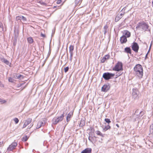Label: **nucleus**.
Listing matches in <instances>:
<instances>
[{"mask_svg": "<svg viewBox=\"0 0 153 153\" xmlns=\"http://www.w3.org/2000/svg\"><path fill=\"white\" fill-rule=\"evenodd\" d=\"M134 71L136 75L140 79L142 78L143 70L142 66L140 64L136 65L134 68Z\"/></svg>", "mask_w": 153, "mask_h": 153, "instance_id": "nucleus-1", "label": "nucleus"}, {"mask_svg": "<svg viewBox=\"0 0 153 153\" xmlns=\"http://www.w3.org/2000/svg\"><path fill=\"white\" fill-rule=\"evenodd\" d=\"M149 27V26L148 24L145 22H140L138 23L136 27V28L137 29H141L142 30L146 31L147 30Z\"/></svg>", "mask_w": 153, "mask_h": 153, "instance_id": "nucleus-2", "label": "nucleus"}, {"mask_svg": "<svg viewBox=\"0 0 153 153\" xmlns=\"http://www.w3.org/2000/svg\"><path fill=\"white\" fill-rule=\"evenodd\" d=\"M113 70L117 71L123 70V65L122 62H118L115 67L113 68Z\"/></svg>", "mask_w": 153, "mask_h": 153, "instance_id": "nucleus-3", "label": "nucleus"}, {"mask_svg": "<svg viewBox=\"0 0 153 153\" xmlns=\"http://www.w3.org/2000/svg\"><path fill=\"white\" fill-rule=\"evenodd\" d=\"M115 75L114 74L111 73L109 72L105 73L103 74L102 77L106 80L110 79L111 77H113Z\"/></svg>", "mask_w": 153, "mask_h": 153, "instance_id": "nucleus-4", "label": "nucleus"}, {"mask_svg": "<svg viewBox=\"0 0 153 153\" xmlns=\"http://www.w3.org/2000/svg\"><path fill=\"white\" fill-rule=\"evenodd\" d=\"M63 114H62L58 118L55 117L53 119V123L54 124H56L59 122L62 121L63 118Z\"/></svg>", "mask_w": 153, "mask_h": 153, "instance_id": "nucleus-5", "label": "nucleus"}, {"mask_svg": "<svg viewBox=\"0 0 153 153\" xmlns=\"http://www.w3.org/2000/svg\"><path fill=\"white\" fill-rule=\"evenodd\" d=\"M17 146L16 143L14 142L11 145H10L7 149V151L8 152L12 151Z\"/></svg>", "mask_w": 153, "mask_h": 153, "instance_id": "nucleus-6", "label": "nucleus"}, {"mask_svg": "<svg viewBox=\"0 0 153 153\" xmlns=\"http://www.w3.org/2000/svg\"><path fill=\"white\" fill-rule=\"evenodd\" d=\"M131 48L133 51L137 53L138 52V51L139 46L137 43L134 42H133L131 45Z\"/></svg>", "mask_w": 153, "mask_h": 153, "instance_id": "nucleus-7", "label": "nucleus"}, {"mask_svg": "<svg viewBox=\"0 0 153 153\" xmlns=\"http://www.w3.org/2000/svg\"><path fill=\"white\" fill-rule=\"evenodd\" d=\"M139 93L138 90L136 88H134L133 89L132 96L134 99H136L139 95Z\"/></svg>", "mask_w": 153, "mask_h": 153, "instance_id": "nucleus-8", "label": "nucleus"}, {"mask_svg": "<svg viewBox=\"0 0 153 153\" xmlns=\"http://www.w3.org/2000/svg\"><path fill=\"white\" fill-rule=\"evenodd\" d=\"M110 86L108 85H105L102 88V91L103 92H107L110 88Z\"/></svg>", "mask_w": 153, "mask_h": 153, "instance_id": "nucleus-9", "label": "nucleus"}, {"mask_svg": "<svg viewBox=\"0 0 153 153\" xmlns=\"http://www.w3.org/2000/svg\"><path fill=\"white\" fill-rule=\"evenodd\" d=\"M127 41L126 37L125 36H123L120 38V41L121 44L125 43Z\"/></svg>", "mask_w": 153, "mask_h": 153, "instance_id": "nucleus-10", "label": "nucleus"}, {"mask_svg": "<svg viewBox=\"0 0 153 153\" xmlns=\"http://www.w3.org/2000/svg\"><path fill=\"white\" fill-rule=\"evenodd\" d=\"M32 121V119L31 118L27 119L25 122L24 123L23 128H25L29 123H30Z\"/></svg>", "mask_w": 153, "mask_h": 153, "instance_id": "nucleus-11", "label": "nucleus"}, {"mask_svg": "<svg viewBox=\"0 0 153 153\" xmlns=\"http://www.w3.org/2000/svg\"><path fill=\"white\" fill-rule=\"evenodd\" d=\"M16 19L17 21L22 20L23 22H25L27 21L26 18L22 16H18L16 17Z\"/></svg>", "mask_w": 153, "mask_h": 153, "instance_id": "nucleus-12", "label": "nucleus"}, {"mask_svg": "<svg viewBox=\"0 0 153 153\" xmlns=\"http://www.w3.org/2000/svg\"><path fill=\"white\" fill-rule=\"evenodd\" d=\"M124 13V12L123 13H121L119 15H117L115 18V21L116 22H118L122 17Z\"/></svg>", "mask_w": 153, "mask_h": 153, "instance_id": "nucleus-13", "label": "nucleus"}, {"mask_svg": "<svg viewBox=\"0 0 153 153\" xmlns=\"http://www.w3.org/2000/svg\"><path fill=\"white\" fill-rule=\"evenodd\" d=\"M123 36H125L126 37H129L131 36L130 33L127 30H124L123 31Z\"/></svg>", "mask_w": 153, "mask_h": 153, "instance_id": "nucleus-14", "label": "nucleus"}, {"mask_svg": "<svg viewBox=\"0 0 153 153\" xmlns=\"http://www.w3.org/2000/svg\"><path fill=\"white\" fill-rule=\"evenodd\" d=\"M91 149L90 148H87L83 150L81 153H91Z\"/></svg>", "mask_w": 153, "mask_h": 153, "instance_id": "nucleus-15", "label": "nucleus"}, {"mask_svg": "<svg viewBox=\"0 0 153 153\" xmlns=\"http://www.w3.org/2000/svg\"><path fill=\"white\" fill-rule=\"evenodd\" d=\"M109 55L107 54L105 55L104 57H103L102 60H101V62L102 63H104L105 62L106 60H107L109 59Z\"/></svg>", "mask_w": 153, "mask_h": 153, "instance_id": "nucleus-16", "label": "nucleus"}, {"mask_svg": "<svg viewBox=\"0 0 153 153\" xmlns=\"http://www.w3.org/2000/svg\"><path fill=\"white\" fill-rule=\"evenodd\" d=\"M73 113L72 112H70L68 114L66 117V121L68 122L70 120L71 117L72 116Z\"/></svg>", "mask_w": 153, "mask_h": 153, "instance_id": "nucleus-17", "label": "nucleus"}, {"mask_svg": "<svg viewBox=\"0 0 153 153\" xmlns=\"http://www.w3.org/2000/svg\"><path fill=\"white\" fill-rule=\"evenodd\" d=\"M40 122L41 123V124L42 126H44L46 122V119H42L39 120Z\"/></svg>", "mask_w": 153, "mask_h": 153, "instance_id": "nucleus-18", "label": "nucleus"}, {"mask_svg": "<svg viewBox=\"0 0 153 153\" xmlns=\"http://www.w3.org/2000/svg\"><path fill=\"white\" fill-rule=\"evenodd\" d=\"M1 61L7 65H9L10 64L9 62L4 58H2Z\"/></svg>", "mask_w": 153, "mask_h": 153, "instance_id": "nucleus-19", "label": "nucleus"}, {"mask_svg": "<svg viewBox=\"0 0 153 153\" xmlns=\"http://www.w3.org/2000/svg\"><path fill=\"white\" fill-rule=\"evenodd\" d=\"M125 51L127 53H131V50L130 47H126L125 48Z\"/></svg>", "mask_w": 153, "mask_h": 153, "instance_id": "nucleus-20", "label": "nucleus"}, {"mask_svg": "<svg viewBox=\"0 0 153 153\" xmlns=\"http://www.w3.org/2000/svg\"><path fill=\"white\" fill-rule=\"evenodd\" d=\"M27 40L28 43L30 44H32L33 42V39L31 37L27 38Z\"/></svg>", "mask_w": 153, "mask_h": 153, "instance_id": "nucleus-21", "label": "nucleus"}, {"mask_svg": "<svg viewBox=\"0 0 153 153\" xmlns=\"http://www.w3.org/2000/svg\"><path fill=\"white\" fill-rule=\"evenodd\" d=\"M74 49V46L73 45H71L69 47L70 53H73V51Z\"/></svg>", "mask_w": 153, "mask_h": 153, "instance_id": "nucleus-22", "label": "nucleus"}, {"mask_svg": "<svg viewBox=\"0 0 153 153\" xmlns=\"http://www.w3.org/2000/svg\"><path fill=\"white\" fill-rule=\"evenodd\" d=\"M23 76L22 75L20 74H16V79H21L23 78Z\"/></svg>", "mask_w": 153, "mask_h": 153, "instance_id": "nucleus-23", "label": "nucleus"}, {"mask_svg": "<svg viewBox=\"0 0 153 153\" xmlns=\"http://www.w3.org/2000/svg\"><path fill=\"white\" fill-rule=\"evenodd\" d=\"M111 128V127L109 125H107L105 126V127L103 128V131H105L108 129Z\"/></svg>", "mask_w": 153, "mask_h": 153, "instance_id": "nucleus-24", "label": "nucleus"}, {"mask_svg": "<svg viewBox=\"0 0 153 153\" xmlns=\"http://www.w3.org/2000/svg\"><path fill=\"white\" fill-rule=\"evenodd\" d=\"M85 124V121L84 120H82L80 122V126H83Z\"/></svg>", "mask_w": 153, "mask_h": 153, "instance_id": "nucleus-25", "label": "nucleus"}, {"mask_svg": "<svg viewBox=\"0 0 153 153\" xmlns=\"http://www.w3.org/2000/svg\"><path fill=\"white\" fill-rule=\"evenodd\" d=\"M96 133L98 135L101 136L102 137H104V135L99 131H96Z\"/></svg>", "mask_w": 153, "mask_h": 153, "instance_id": "nucleus-26", "label": "nucleus"}, {"mask_svg": "<svg viewBox=\"0 0 153 153\" xmlns=\"http://www.w3.org/2000/svg\"><path fill=\"white\" fill-rule=\"evenodd\" d=\"M28 138V137L27 136H25L23 137L22 138V140L23 141H26Z\"/></svg>", "mask_w": 153, "mask_h": 153, "instance_id": "nucleus-27", "label": "nucleus"}, {"mask_svg": "<svg viewBox=\"0 0 153 153\" xmlns=\"http://www.w3.org/2000/svg\"><path fill=\"white\" fill-rule=\"evenodd\" d=\"M150 133H153V124L150 126Z\"/></svg>", "mask_w": 153, "mask_h": 153, "instance_id": "nucleus-28", "label": "nucleus"}, {"mask_svg": "<svg viewBox=\"0 0 153 153\" xmlns=\"http://www.w3.org/2000/svg\"><path fill=\"white\" fill-rule=\"evenodd\" d=\"M41 123L39 121L38 122L36 126V128H40L42 126V125L41 124Z\"/></svg>", "mask_w": 153, "mask_h": 153, "instance_id": "nucleus-29", "label": "nucleus"}, {"mask_svg": "<svg viewBox=\"0 0 153 153\" xmlns=\"http://www.w3.org/2000/svg\"><path fill=\"white\" fill-rule=\"evenodd\" d=\"M82 0H75V4L77 5L79 4L80 2H81Z\"/></svg>", "mask_w": 153, "mask_h": 153, "instance_id": "nucleus-30", "label": "nucleus"}, {"mask_svg": "<svg viewBox=\"0 0 153 153\" xmlns=\"http://www.w3.org/2000/svg\"><path fill=\"white\" fill-rule=\"evenodd\" d=\"M107 123L109 124L111 122V121L108 118H105L104 120Z\"/></svg>", "mask_w": 153, "mask_h": 153, "instance_id": "nucleus-31", "label": "nucleus"}, {"mask_svg": "<svg viewBox=\"0 0 153 153\" xmlns=\"http://www.w3.org/2000/svg\"><path fill=\"white\" fill-rule=\"evenodd\" d=\"M13 120L15 122L16 124L18 123L19 121L18 119L17 118H14Z\"/></svg>", "mask_w": 153, "mask_h": 153, "instance_id": "nucleus-32", "label": "nucleus"}, {"mask_svg": "<svg viewBox=\"0 0 153 153\" xmlns=\"http://www.w3.org/2000/svg\"><path fill=\"white\" fill-rule=\"evenodd\" d=\"M6 101L5 100H3L1 99L0 98V102H1L2 103H6Z\"/></svg>", "mask_w": 153, "mask_h": 153, "instance_id": "nucleus-33", "label": "nucleus"}, {"mask_svg": "<svg viewBox=\"0 0 153 153\" xmlns=\"http://www.w3.org/2000/svg\"><path fill=\"white\" fill-rule=\"evenodd\" d=\"M144 114V112L143 111H140V112L139 117H142Z\"/></svg>", "mask_w": 153, "mask_h": 153, "instance_id": "nucleus-34", "label": "nucleus"}, {"mask_svg": "<svg viewBox=\"0 0 153 153\" xmlns=\"http://www.w3.org/2000/svg\"><path fill=\"white\" fill-rule=\"evenodd\" d=\"M9 81L11 82H13L14 80L12 78L10 77L8 79Z\"/></svg>", "mask_w": 153, "mask_h": 153, "instance_id": "nucleus-35", "label": "nucleus"}, {"mask_svg": "<svg viewBox=\"0 0 153 153\" xmlns=\"http://www.w3.org/2000/svg\"><path fill=\"white\" fill-rule=\"evenodd\" d=\"M69 70V67H67L64 68V71L65 73L67 72Z\"/></svg>", "mask_w": 153, "mask_h": 153, "instance_id": "nucleus-36", "label": "nucleus"}, {"mask_svg": "<svg viewBox=\"0 0 153 153\" xmlns=\"http://www.w3.org/2000/svg\"><path fill=\"white\" fill-rule=\"evenodd\" d=\"M70 60H71V61L72 60V57H73V53H70Z\"/></svg>", "mask_w": 153, "mask_h": 153, "instance_id": "nucleus-37", "label": "nucleus"}, {"mask_svg": "<svg viewBox=\"0 0 153 153\" xmlns=\"http://www.w3.org/2000/svg\"><path fill=\"white\" fill-rule=\"evenodd\" d=\"M61 2L62 1L61 0H58L56 2V3L58 4H60Z\"/></svg>", "mask_w": 153, "mask_h": 153, "instance_id": "nucleus-38", "label": "nucleus"}, {"mask_svg": "<svg viewBox=\"0 0 153 153\" xmlns=\"http://www.w3.org/2000/svg\"><path fill=\"white\" fill-rule=\"evenodd\" d=\"M140 111H139V110L137 109L136 111L135 112V114H137L138 113L140 114Z\"/></svg>", "mask_w": 153, "mask_h": 153, "instance_id": "nucleus-39", "label": "nucleus"}, {"mask_svg": "<svg viewBox=\"0 0 153 153\" xmlns=\"http://www.w3.org/2000/svg\"><path fill=\"white\" fill-rule=\"evenodd\" d=\"M108 28V26L107 25H105L104 27V30H107Z\"/></svg>", "mask_w": 153, "mask_h": 153, "instance_id": "nucleus-40", "label": "nucleus"}, {"mask_svg": "<svg viewBox=\"0 0 153 153\" xmlns=\"http://www.w3.org/2000/svg\"><path fill=\"white\" fill-rule=\"evenodd\" d=\"M107 30H104V33L105 35H106V34L107 33Z\"/></svg>", "mask_w": 153, "mask_h": 153, "instance_id": "nucleus-41", "label": "nucleus"}, {"mask_svg": "<svg viewBox=\"0 0 153 153\" xmlns=\"http://www.w3.org/2000/svg\"><path fill=\"white\" fill-rule=\"evenodd\" d=\"M40 35H41V36L43 37H45V34H43V33H41Z\"/></svg>", "mask_w": 153, "mask_h": 153, "instance_id": "nucleus-42", "label": "nucleus"}, {"mask_svg": "<svg viewBox=\"0 0 153 153\" xmlns=\"http://www.w3.org/2000/svg\"><path fill=\"white\" fill-rule=\"evenodd\" d=\"M126 7H124L121 10V11L124 12L125 11L126 9Z\"/></svg>", "mask_w": 153, "mask_h": 153, "instance_id": "nucleus-43", "label": "nucleus"}, {"mask_svg": "<svg viewBox=\"0 0 153 153\" xmlns=\"http://www.w3.org/2000/svg\"><path fill=\"white\" fill-rule=\"evenodd\" d=\"M149 51H148V53L146 54L145 56V59H146L147 58H148V54L149 53Z\"/></svg>", "mask_w": 153, "mask_h": 153, "instance_id": "nucleus-44", "label": "nucleus"}, {"mask_svg": "<svg viewBox=\"0 0 153 153\" xmlns=\"http://www.w3.org/2000/svg\"><path fill=\"white\" fill-rule=\"evenodd\" d=\"M3 143V141H1V142H0V146H1V145H2Z\"/></svg>", "mask_w": 153, "mask_h": 153, "instance_id": "nucleus-45", "label": "nucleus"}, {"mask_svg": "<svg viewBox=\"0 0 153 153\" xmlns=\"http://www.w3.org/2000/svg\"><path fill=\"white\" fill-rule=\"evenodd\" d=\"M0 86H3V85L2 84L1 82L0 81Z\"/></svg>", "mask_w": 153, "mask_h": 153, "instance_id": "nucleus-46", "label": "nucleus"}, {"mask_svg": "<svg viewBox=\"0 0 153 153\" xmlns=\"http://www.w3.org/2000/svg\"><path fill=\"white\" fill-rule=\"evenodd\" d=\"M116 126H117L118 128L119 127V126L118 124H116Z\"/></svg>", "mask_w": 153, "mask_h": 153, "instance_id": "nucleus-47", "label": "nucleus"}, {"mask_svg": "<svg viewBox=\"0 0 153 153\" xmlns=\"http://www.w3.org/2000/svg\"><path fill=\"white\" fill-rule=\"evenodd\" d=\"M88 139L89 140L91 141V140L90 139V136L88 137Z\"/></svg>", "mask_w": 153, "mask_h": 153, "instance_id": "nucleus-48", "label": "nucleus"}, {"mask_svg": "<svg viewBox=\"0 0 153 153\" xmlns=\"http://www.w3.org/2000/svg\"><path fill=\"white\" fill-rule=\"evenodd\" d=\"M56 7V6H54V7H53V8H54Z\"/></svg>", "mask_w": 153, "mask_h": 153, "instance_id": "nucleus-49", "label": "nucleus"}, {"mask_svg": "<svg viewBox=\"0 0 153 153\" xmlns=\"http://www.w3.org/2000/svg\"><path fill=\"white\" fill-rule=\"evenodd\" d=\"M152 5H153V1L152 2Z\"/></svg>", "mask_w": 153, "mask_h": 153, "instance_id": "nucleus-50", "label": "nucleus"}, {"mask_svg": "<svg viewBox=\"0 0 153 153\" xmlns=\"http://www.w3.org/2000/svg\"><path fill=\"white\" fill-rule=\"evenodd\" d=\"M0 153H1V152H0Z\"/></svg>", "mask_w": 153, "mask_h": 153, "instance_id": "nucleus-51", "label": "nucleus"}]
</instances>
